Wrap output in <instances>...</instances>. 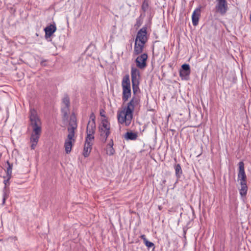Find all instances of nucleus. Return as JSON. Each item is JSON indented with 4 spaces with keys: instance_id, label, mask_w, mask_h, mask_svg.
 Segmentation results:
<instances>
[{
    "instance_id": "4be33fe9",
    "label": "nucleus",
    "mask_w": 251,
    "mask_h": 251,
    "mask_svg": "<svg viewBox=\"0 0 251 251\" xmlns=\"http://www.w3.org/2000/svg\"><path fill=\"white\" fill-rule=\"evenodd\" d=\"M62 103L63 104L64 106L66 107H70V98L68 95L65 94L62 99Z\"/></svg>"
},
{
    "instance_id": "f704fd0d",
    "label": "nucleus",
    "mask_w": 251,
    "mask_h": 251,
    "mask_svg": "<svg viewBox=\"0 0 251 251\" xmlns=\"http://www.w3.org/2000/svg\"><path fill=\"white\" fill-rule=\"evenodd\" d=\"M45 61H42L41 62V64H42V65H44V66H45Z\"/></svg>"
},
{
    "instance_id": "cd10ccee",
    "label": "nucleus",
    "mask_w": 251,
    "mask_h": 251,
    "mask_svg": "<svg viewBox=\"0 0 251 251\" xmlns=\"http://www.w3.org/2000/svg\"><path fill=\"white\" fill-rule=\"evenodd\" d=\"M9 191H4L3 192V199H2V205H4L5 202L6 200L9 197Z\"/></svg>"
},
{
    "instance_id": "a878e982",
    "label": "nucleus",
    "mask_w": 251,
    "mask_h": 251,
    "mask_svg": "<svg viewBox=\"0 0 251 251\" xmlns=\"http://www.w3.org/2000/svg\"><path fill=\"white\" fill-rule=\"evenodd\" d=\"M94 134L87 133V136L85 139L86 142H92L94 139Z\"/></svg>"
},
{
    "instance_id": "9b49d317",
    "label": "nucleus",
    "mask_w": 251,
    "mask_h": 251,
    "mask_svg": "<svg viewBox=\"0 0 251 251\" xmlns=\"http://www.w3.org/2000/svg\"><path fill=\"white\" fill-rule=\"evenodd\" d=\"M56 27L55 24H50V25L47 26L44 28L45 32V37L46 39H48L51 37L52 35L56 31Z\"/></svg>"
},
{
    "instance_id": "4468645a",
    "label": "nucleus",
    "mask_w": 251,
    "mask_h": 251,
    "mask_svg": "<svg viewBox=\"0 0 251 251\" xmlns=\"http://www.w3.org/2000/svg\"><path fill=\"white\" fill-rule=\"evenodd\" d=\"M131 81H139L140 72L139 71L134 67L131 69Z\"/></svg>"
},
{
    "instance_id": "0eeeda50",
    "label": "nucleus",
    "mask_w": 251,
    "mask_h": 251,
    "mask_svg": "<svg viewBox=\"0 0 251 251\" xmlns=\"http://www.w3.org/2000/svg\"><path fill=\"white\" fill-rule=\"evenodd\" d=\"M216 11L221 15H225L228 9V5L226 0H216Z\"/></svg>"
},
{
    "instance_id": "f257e3e1",
    "label": "nucleus",
    "mask_w": 251,
    "mask_h": 251,
    "mask_svg": "<svg viewBox=\"0 0 251 251\" xmlns=\"http://www.w3.org/2000/svg\"><path fill=\"white\" fill-rule=\"evenodd\" d=\"M140 102L139 97L133 96L125 109L118 112V122L121 124H125L126 126H128L131 124L133 118L134 107L138 105Z\"/></svg>"
},
{
    "instance_id": "9d476101",
    "label": "nucleus",
    "mask_w": 251,
    "mask_h": 251,
    "mask_svg": "<svg viewBox=\"0 0 251 251\" xmlns=\"http://www.w3.org/2000/svg\"><path fill=\"white\" fill-rule=\"evenodd\" d=\"M238 166V178L240 180V182H247V176L245 172L244 162L243 161L239 162Z\"/></svg>"
},
{
    "instance_id": "2eb2a0df",
    "label": "nucleus",
    "mask_w": 251,
    "mask_h": 251,
    "mask_svg": "<svg viewBox=\"0 0 251 251\" xmlns=\"http://www.w3.org/2000/svg\"><path fill=\"white\" fill-rule=\"evenodd\" d=\"M113 141L110 140V142L107 144L106 149V154L109 155H113L115 153V150L113 147Z\"/></svg>"
},
{
    "instance_id": "c85d7f7f",
    "label": "nucleus",
    "mask_w": 251,
    "mask_h": 251,
    "mask_svg": "<svg viewBox=\"0 0 251 251\" xmlns=\"http://www.w3.org/2000/svg\"><path fill=\"white\" fill-rule=\"evenodd\" d=\"M145 244L149 248H153V250H154L155 248L154 244L148 240L146 241V243H145Z\"/></svg>"
},
{
    "instance_id": "423d86ee",
    "label": "nucleus",
    "mask_w": 251,
    "mask_h": 251,
    "mask_svg": "<svg viewBox=\"0 0 251 251\" xmlns=\"http://www.w3.org/2000/svg\"><path fill=\"white\" fill-rule=\"evenodd\" d=\"M147 34V27L144 26L138 31L135 42L146 44L148 41Z\"/></svg>"
},
{
    "instance_id": "7c9ffc66",
    "label": "nucleus",
    "mask_w": 251,
    "mask_h": 251,
    "mask_svg": "<svg viewBox=\"0 0 251 251\" xmlns=\"http://www.w3.org/2000/svg\"><path fill=\"white\" fill-rule=\"evenodd\" d=\"M90 119L92 120L91 122H95V116L94 113L91 114Z\"/></svg>"
},
{
    "instance_id": "b1692460",
    "label": "nucleus",
    "mask_w": 251,
    "mask_h": 251,
    "mask_svg": "<svg viewBox=\"0 0 251 251\" xmlns=\"http://www.w3.org/2000/svg\"><path fill=\"white\" fill-rule=\"evenodd\" d=\"M6 176H7V179H5L4 181H3V183L5 185L4 188H3V192H4V191H9V190L7 189V187L8 185H9V180L10 179V178H11L12 176H7L6 175Z\"/></svg>"
},
{
    "instance_id": "f03ea898",
    "label": "nucleus",
    "mask_w": 251,
    "mask_h": 251,
    "mask_svg": "<svg viewBox=\"0 0 251 251\" xmlns=\"http://www.w3.org/2000/svg\"><path fill=\"white\" fill-rule=\"evenodd\" d=\"M30 125L32 127L33 132L30 137L31 149H35L41 133V122L37 111L31 109L29 112Z\"/></svg>"
},
{
    "instance_id": "f8f14e48",
    "label": "nucleus",
    "mask_w": 251,
    "mask_h": 251,
    "mask_svg": "<svg viewBox=\"0 0 251 251\" xmlns=\"http://www.w3.org/2000/svg\"><path fill=\"white\" fill-rule=\"evenodd\" d=\"M201 8H197L194 10L192 14V23L194 26H196L198 24L200 16L201 15Z\"/></svg>"
},
{
    "instance_id": "473e14b6",
    "label": "nucleus",
    "mask_w": 251,
    "mask_h": 251,
    "mask_svg": "<svg viewBox=\"0 0 251 251\" xmlns=\"http://www.w3.org/2000/svg\"><path fill=\"white\" fill-rule=\"evenodd\" d=\"M100 116H101V117H104V118H105V117H106V116H105V111H104V110H103V109H101V110H100Z\"/></svg>"
},
{
    "instance_id": "c9c22d12",
    "label": "nucleus",
    "mask_w": 251,
    "mask_h": 251,
    "mask_svg": "<svg viewBox=\"0 0 251 251\" xmlns=\"http://www.w3.org/2000/svg\"><path fill=\"white\" fill-rule=\"evenodd\" d=\"M250 21L251 22V16H250Z\"/></svg>"
},
{
    "instance_id": "72a5a7b5",
    "label": "nucleus",
    "mask_w": 251,
    "mask_h": 251,
    "mask_svg": "<svg viewBox=\"0 0 251 251\" xmlns=\"http://www.w3.org/2000/svg\"><path fill=\"white\" fill-rule=\"evenodd\" d=\"M141 238L143 240L144 243H146V241H148V240L147 239V238L146 237L145 235H142L141 236Z\"/></svg>"
},
{
    "instance_id": "39448f33",
    "label": "nucleus",
    "mask_w": 251,
    "mask_h": 251,
    "mask_svg": "<svg viewBox=\"0 0 251 251\" xmlns=\"http://www.w3.org/2000/svg\"><path fill=\"white\" fill-rule=\"evenodd\" d=\"M123 88L122 100L124 102L126 101L131 97V87L129 75H126L123 78L122 82Z\"/></svg>"
},
{
    "instance_id": "ddd939ff",
    "label": "nucleus",
    "mask_w": 251,
    "mask_h": 251,
    "mask_svg": "<svg viewBox=\"0 0 251 251\" xmlns=\"http://www.w3.org/2000/svg\"><path fill=\"white\" fill-rule=\"evenodd\" d=\"M145 44L135 42L133 54L134 55H137L141 53L144 48Z\"/></svg>"
},
{
    "instance_id": "393cba45",
    "label": "nucleus",
    "mask_w": 251,
    "mask_h": 251,
    "mask_svg": "<svg viewBox=\"0 0 251 251\" xmlns=\"http://www.w3.org/2000/svg\"><path fill=\"white\" fill-rule=\"evenodd\" d=\"M6 163L8 165V167L6 169V175L12 176V170L13 164L10 163V162L8 161H7Z\"/></svg>"
},
{
    "instance_id": "2f4dec72",
    "label": "nucleus",
    "mask_w": 251,
    "mask_h": 251,
    "mask_svg": "<svg viewBox=\"0 0 251 251\" xmlns=\"http://www.w3.org/2000/svg\"><path fill=\"white\" fill-rule=\"evenodd\" d=\"M142 24V22L141 20L139 18L137 19L136 20V24H135V26L137 27H139Z\"/></svg>"
},
{
    "instance_id": "aec40b11",
    "label": "nucleus",
    "mask_w": 251,
    "mask_h": 251,
    "mask_svg": "<svg viewBox=\"0 0 251 251\" xmlns=\"http://www.w3.org/2000/svg\"><path fill=\"white\" fill-rule=\"evenodd\" d=\"M175 174L177 179L180 178L181 175L182 174V171L181 166L179 164H177L175 166Z\"/></svg>"
},
{
    "instance_id": "1a4fd4ad",
    "label": "nucleus",
    "mask_w": 251,
    "mask_h": 251,
    "mask_svg": "<svg viewBox=\"0 0 251 251\" xmlns=\"http://www.w3.org/2000/svg\"><path fill=\"white\" fill-rule=\"evenodd\" d=\"M148 54L144 53L138 56L135 60V63L138 68L141 69H144L147 66Z\"/></svg>"
},
{
    "instance_id": "412c9836",
    "label": "nucleus",
    "mask_w": 251,
    "mask_h": 251,
    "mask_svg": "<svg viewBox=\"0 0 251 251\" xmlns=\"http://www.w3.org/2000/svg\"><path fill=\"white\" fill-rule=\"evenodd\" d=\"M69 107H66L64 106H62L61 114L64 120L67 119L68 117V114L70 111Z\"/></svg>"
},
{
    "instance_id": "a211bd4d",
    "label": "nucleus",
    "mask_w": 251,
    "mask_h": 251,
    "mask_svg": "<svg viewBox=\"0 0 251 251\" xmlns=\"http://www.w3.org/2000/svg\"><path fill=\"white\" fill-rule=\"evenodd\" d=\"M132 82V90L133 93L134 94V96H136L135 95L140 92V90L139 87V81H131Z\"/></svg>"
},
{
    "instance_id": "dca6fc26",
    "label": "nucleus",
    "mask_w": 251,
    "mask_h": 251,
    "mask_svg": "<svg viewBox=\"0 0 251 251\" xmlns=\"http://www.w3.org/2000/svg\"><path fill=\"white\" fill-rule=\"evenodd\" d=\"M96 129V124L95 122H91L90 121H89L87 129H86V132L87 133H91V134H94Z\"/></svg>"
},
{
    "instance_id": "f3484780",
    "label": "nucleus",
    "mask_w": 251,
    "mask_h": 251,
    "mask_svg": "<svg viewBox=\"0 0 251 251\" xmlns=\"http://www.w3.org/2000/svg\"><path fill=\"white\" fill-rule=\"evenodd\" d=\"M137 137V133L132 131L127 132L125 135V138L126 140H135Z\"/></svg>"
},
{
    "instance_id": "7ed1b4c3",
    "label": "nucleus",
    "mask_w": 251,
    "mask_h": 251,
    "mask_svg": "<svg viewBox=\"0 0 251 251\" xmlns=\"http://www.w3.org/2000/svg\"><path fill=\"white\" fill-rule=\"evenodd\" d=\"M77 127V124L76 120L75 119H71L69 124V127H68V131L69 134L67 136V138L65 140L64 147L65 148V152L67 154L69 153L73 146L72 140L75 141L73 137L75 135V130Z\"/></svg>"
},
{
    "instance_id": "bb28decb",
    "label": "nucleus",
    "mask_w": 251,
    "mask_h": 251,
    "mask_svg": "<svg viewBox=\"0 0 251 251\" xmlns=\"http://www.w3.org/2000/svg\"><path fill=\"white\" fill-rule=\"evenodd\" d=\"M91 151V150L88 149V147H84L83 152V156L85 157H88Z\"/></svg>"
},
{
    "instance_id": "20e7f679",
    "label": "nucleus",
    "mask_w": 251,
    "mask_h": 251,
    "mask_svg": "<svg viewBox=\"0 0 251 251\" xmlns=\"http://www.w3.org/2000/svg\"><path fill=\"white\" fill-rule=\"evenodd\" d=\"M100 139L103 143H105L110 134V125L106 119L101 120V124L99 126Z\"/></svg>"
},
{
    "instance_id": "c756f323",
    "label": "nucleus",
    "mask_w": 251,
    "mask_h": 251,
    "mask_svg": "<svg viewBox=\"0 0 251 251\" xmlns=\"http://www.w3.org/2000/svg\"><path fill=\"white\" fill-rule=\"evenodd\" d=\"M93 145L92 142H89L85 141V144L84 147H88V149L92 150V147Z\"/></svg>"
},
{
    "instance_id": "6e6552de",
    "label": "nucleus",
    "mask_w": 251,
    "mask_h": 251,
    "mask_svg": "<svg viewBox=\"0 0 251 251\" xmlns=\"http://www.w3.org/2000/svg\"><path fill=\"white\" fill-rule=\"evenodd\" d=\"M191 73L190 67L188 64H184L181 66L179 70V76L182 79L188 80Z\"/></svg>"
},
{
    "instance_id": "6ab92c4d",
    "label": "nucleus",
    "mask_w": 251,
    "mask_h": 251,
    "mask_svg": "<svg viewBox=\"0 0 251 251\" xmlns=\"http://www.w3.org/2000/svg\"><path fill=\"white\" fill-rule=\"evenodd\" d=\"M240 194L242 196H245L246 195L248 191L247 182H240Z\"/></svg>"
},
{
    "instance_id": "5701e85b",
    "label": "nucleus",
    "mask_w": 251,
    "mask_h": 251,
    "mask_svg": "<svg viewBox=\"0 0 251 251\" xmlns=\"http://www.w3.org/2000/svg\"><path fill=\"white\" fill-rule=\"evenodd\" d=\"M149 8V0H144L141 6V9L144 12H146Z\"/></svg>"
}]
</instances>
